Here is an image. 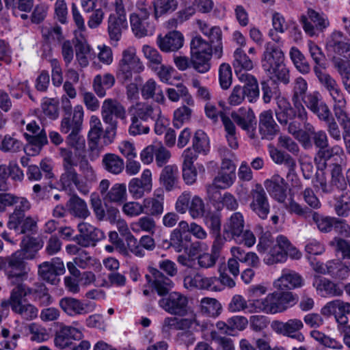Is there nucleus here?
Returning a JSON list of instances; mask_svg holds the SVG:
<instances>
[{
	"instance_id": "1",
	"label": "nucleus",
	"mask_w": 350,
	"mask_h": 350,
	"mask_svg": "<svg viewBox=\"0 0 350 350\" xmlns=\"http://www.w3.org/2000/svg\"><path fill=\"white\" fill-rule=\"evenodd\" d=\"M284 59V54L279 47L271 42L266 44L261 60L262 68L269 80L286 85L291 81V76Z\"/></svg>"
},
{
	"instance_id": "2",
	"label": "nucleus",
	"mask_w": 350,
	"mask_h": 350,
	"mask_svg": "<svg viewBox=\"0 0 350 350\" xmlns=\"http://www.w3.org/2000/svg\"><path fill=\"white\" fill-rule=\"evenodd\" d=\"M59 151L63 159V172L59 178V185L62 189L71 191L76 187L81 193L87 194L89 188L83 180H80L79 175L75 170L77 162L73 157V152L68 148H60Z\"/></svg>"
},
{
	"instance_id": "3",
	"label": "nucleus",
	"mask_w": 350,
	"mask_h": 350,
	"mask_svg": "<svg viewBox=\"0 0 350 350\" xmlns=\"http://www.w3.org/2000/svg\"><path fill=\"white\" fill-rule=\"evenodd\" d=\"M245 219L240 212L233 213L224 224L223 233L236 243L250 247L256 243V237L250 230H244Z\"/></svg>"
},
{
	"instance_id": "4",
	"label": "nucleus",
	"mask_w": 350,
	"mask_h": 350,
	"mask_svg": "<svg viewBox=\"0 0 350 350\" xmlns=\"http://www.w3.org/2000/svg\"><path fill=\"white\" fill-rule=\"evenodd\" d=\"M190 47L193 68L200 73L208 72L211 68L209 61L213 53V44L200 36H196L191 40Z\"/></svg>"
},
{
	"instance_id": "5",
	"label": "nucleus",
	"mask_w": 350,
	"mask_h": 350,
	"mask_svg": "<svg viewBox=\"0 0 350 350\" xmlns=\"http://www.w3.org/2000/svg\"><path fill=\"white\" fill-rule=\"evenodd\" d=\"M310 142V146L308 150L312 148L314 146L317 152L314 157L316 162H323L325 164L336 157L344 156V150L342 147L338 145L329 146V139L327 133L323 130H319L310 137H308Z\"/></svg>"
},
{
	"instance_id": "6",
	"label": "nucleus",
	"mask_w": 350,
	"mask_h": 350,
	"mask_svg": "<svg viewBox=\"0 0 350 350\" xmlns=\"http://www.w3.org/2000/svg\"><path fill=\"white\" fill-rule=\"evenodd\" d=\"M144 66L136 55V50L129 47L122 51L116 72L117 79L122 83L131 81L133 75L143 72Z\"/></svg>"
},
{
	"instance_id": "7",
	"label": "nucleus",
	"mask_w": 350,
	"mask_h": 350,
	"mask_svg": "<svg viewBox=\"0 0 350 350\" xmlns=\"http://www.w3.org/2000/svg\"><path fill=\"white\" fill-rule=\"evenodd\" d=\"M314 72L320 84L329 92L334 104L335 117L346 113V100L336 81L325 70L314 68Z\"/></svg>"
},
{
	"instance_id": "8",
	"label": "nucleus",
	"mask_w": 350,
	"mask_h": 350,
	"mask_svg": "<svg viewBox=\"0 0 350 350\" xmlns=\"http://www.w3.org/2000/svg\"><path fill=\"white\" fill-rule=\"evenodd\" d=\"M19 253L16 252L3 260L5 274L12 284L26 280L30 268Z\"/></svg>"
},
{
	"instance_id": "9",
	"label": "nucleus",
	"mask_w": 350,
	"mask_h": 350,
	"mask_svg": "<svg viewBox=\"0 0 350 350\" xmlns=\"http://www.w3.org/2000/svg\"><path fill=\"white\" fill-rule=\"evenodd\" d=\"M175 209L180 214L188 211L193 219L203 217L206 212L203 200L198 196H191L189 191H184L178 196L175 204Z\"/></svg>"
},
{
	"instance_id": "10",
	"label": "nucleus",
	"mask_w": 350,
	"mask_h": 350,
	"mask_svg": "<svg viewBox=\"0 0 350 350\" xmlns=\"http://www.w3.org/2000/svg\"><path fill=\"white\" fill-rule=\"evenodd\" d=\"M244 83L243 86L235 85L228 98V103L231 106H237L243 103L247 98L250 103H255L259 98V88L256 78L250 80H239Z\"/></svg>"
},
{
	"instance_id": "11",
	"label": "nucleus",
	"mask_w": 350,
	"mask_h": 350,
	"mask_svg": "<svg viewBox=\"0 0 350 350\" xmlns=\"http://www.w3.org/2000/svg\"><path fill=\"white\" fill-rule=\"evenodd\" d=\"M80 335L81 332L77 329L72 326L62 325L55 333V345L62 349L69 348L71 350H89L91 344L88 340H82L77 345L73 343L72 340H75Z\"/></svg>"
},
{
	"instance_id": "12",
	"label": "nucleus",
	"mask_w": 350,
	"mask_h": 350,
	"mask_svg": "<svg viewBox=\"0 0 350 350\" xmlns=\"http://www.w3.org/2000/svg\"><path fill=\"white\" fill-rule=\"evenodd\" d=\"M300 23L305 33L310 37L318 36L329 25L325 14L309 8L306 15L300 17Z\"/></svg>"
},
{
	"instance_id": "13",
	"label": "nucleus",
	"mask_w": 350,
	"mask_h": 350,
	"mask_svg": "<svg viewBox=\"0 0 350 350\" xmlns=\"http://www.w3.org/2000/svg\"><path fill=\"white\" fill-rule=\"evenodd\" d=\"M159 306L172 315L183 317L187 314L188 299L183 294L173 291L161 298Z\"/></svg>"
},
{
	"instance_id": "14",
	"label": "nucleus",
	"mask_w": 350,
	"mask_h": 350,
	"mask_svg": "<svg viewBox=\"0 0 350 350\" xmlns=\"http://www.w3.org/2000/svg\"><path fill=\"white\" fill-rule=\"evenodd\" d=\"M249 197L251 199L250 208L260 219H265L270 212L268 196L260 184H256L251 189Z\"/></svg>"
},
{
	"instance_id": "15",
	"label": "nucleus",
	"mask_w": 350,
	"mask_h": 350,
	"mask_svg": "<svg viewBox=\"0 0 350 350\" xmlns=\"http://www.w3.org/2000/svg\"><path fill=\"white\" fill-rule=\"evenodd\" d=\"M65 271L64 264L59 258H53L51 261L43 262L38 267V276L51 284H57L59 282L57 276L63 275Z\"/></svg>"
},
{
	"instance_id": "16",
	"label": "nucleus",
	"mask_w": 350,
	"mask_h": 350,
	"mask_svg": "<svg viewBox=\"0 0 350 350\" xmlns=\"http://www.w3.org/2000/svg\"><path fill=\"white\" fill-rule=\"evenodd\" d=\"M79 234L76 237V243L83 247H94L96 243L105 238V233L94 226L81 222L77 226Z\"/></svg>"
},
{
	"instance_id": "17",
	"label": "nucleus",
	"mask_w": 350,
	"mask_h": 350,
	"mask_svg": "<svg viewBox=\"0 0 350 350\" xmlns=\"http://www.w3.org/2000/svg\"><path fill=\"white\" fill-rule=\"evenodd\" d=\"M329 52L343 58H350L349 39L341 31H334L327 39L326 44Z\"/></svg>"
},
{
	"instance_id": "18",
	"label": "nucleus",
	"mask_w": 350,
	"mask_h": 350,
	"mask_svg": "<svg viewBox=\"0 0 350 350\" xmlns=\"http://www.w3.org/2000/svg\"><path fill=\"white\" fill-rule=\"evenodd\" d=\"M321 314L325 316L334 315L340 325L348 323L347 314H350V303L341 299H335L327 303L321 309Z\"/></svg>"
},
{
	"instance_id": "19",
	"label": "nucleus",
	"mask_w": 350,
	"mask_h": 350,
	"mask_svg": "<svg viewBox=\"0 0 350 350\" xmlns=\"http://www.w3.org/2000/svg\"><path fill=\"white\" fill-rule=\"evenodd\" d=\"M196 24L200 31L208 38L211 44H213V55L219 59L223 54L222 32L219 27H211L209 24L202 20H197Z\"/></svg>"
},
{
	"instance_id": "20",
	"label": "nucleus",
	"mask_w": 350,
	"mask_h": 350,
	"mask_svg": "<svg viewBox=\"0 0 350 350\" xmlns=\"http://www.w3.org/2000/svg\"><path fill=\"white\" fill-rule=\"evenodd\" d=\"M251 306L255 312L263 311L267 313L275 314L284 311L280 298V291L269 293L265 299H253Z\"/></svg>"
},
{
	"instance_id": "21",
	"label": "nucleus",
	"mask_w": 350,
	"mask_h": 350,
	"mask_svg": "<svg viewBox=\"0 0 350 350\" xmlns=\"http://www.w3.org/2000/svg\"><path fill=\"white\" fill-rule=\"evenodd\" d=\"M233 57L232 66L239 80H250V78H255L247 72L254 68L253 62L241 48H237L234 51Z\"/></svg>"
},
{
	"instance_id": "22",
	"label": "nucleus",
	"mask_w": 350,
	"mask_h": 350,
	"mask_svg": "<svg viewBox=\"0 0 350 350\" xmlns=\"http://www.w3.org/2000/svg\"><path fill=\"white\" fill-rule=\"evenodd\" d=\"M101 116L105 123L118 122L115 118L124 119L126 109L118 100L107 98L102 104Z\"/></svg>"
},
{
	"instance_id": "23",
	"label": "nucleus",
	"mask_w": 350,
	"mask_h": 350,
	"mask_svg": "<svg viewBox=\"0 0 350 350\" xmlns=\"http://www.w3.org/2000/svg\"><path fill=\"white\" fill-rule=\"evenodd\" d=\"M264 186L269 195L279 203L285 202L287 198L288 184L278 174H274L264 182Z\"/></svg>"
},
{
	"instance_id": "24",
	"label": "nucleus",
	"mask_w": 350,
	"mask_h": 350,
	"mask_svg": "<svg viewBox=\"0 0 350 350\" xmlns=\"http://www.w3.org/2000/svg\"><path fill=\"white\" fill-rule=\"evenodd\" d=\"M59 306L68 316L85 314L94 310L92 304H85L80 299L71 297H65L59 300Z\"/></svg>"
},
{
	"instance_id": "25",
	"label": "nucleus",
	"mask_w": 350,
	"mask_h": 350,
	"mask_svg": "<svg viewBox=\"0 0 350 350\" xmlns=\"http://www.w3.org/2000/svg\"><path fill=\"white\" fill-rule=\"evenodd\" d=\"M288 244V239L283 235H279L276 239V243L266 253L264 262L268 265L285 262L286 256L284 247Z\"/></svg>"
},
{
	"instance_id": "26",
	"label": "nucleus",
	"mask_w": 350,
	"mask_h": 350,
	"mask_svg": "<svg viewBox=\"0 0 350 350\" xmlns=\"http://www.w3.org/2000/svg\"><path fill=\"white\" fill-rule=\"evenodd\" d=\"M279 131L280 128L273 118L272 111H262L259 116V132L262 138L273 139Z\"/></svg>"
},
{
	"instance_id": "27",
	"label": "nucleus",
	"mask_w": 350,
	"mask_h": 350,
	"mask_svg": "<svg viewBox=\"0 0 350 350\" xmlns=\"http://www.w3.org/2000/svg\"><path fill=\"white\" fill-rule=\"evenodd\" d=\"M43 245L44 242L39 237L25 235L21 240V249L16 252L25 260H33L36 258Z\"/></svg>"
},
{
	"instance_id": "28",
	"label": "nucleus",
	"mask_w": 350,
	"mask_h": 350,
	"mask_svg": "<svg viewBox=\"0 0 350 350\" xmlns=\"http://www.w3.org/2000/svg\"><path fill=\"white\" fill-rule=\"evenodd\" d=\"M83 118V109L81 105H77L72 116H64L60 125L63 133L69 132H81Z\"/></svg>"
},
{
	"instance_id": "29",
	"label": "nucleus",
	"mask_w": 350,
	"mask_h": 350,
	"mask_svg": "<svg viewBox=\"0 0 350 350\" xmlns=\"http://www.w3.org/2000/svg\"><path fill=\"white\" fill-rule=\"evenodd\" d=\"M304 284L302 277L297 272L284 269L280 277L274 282V286L280 290H291L301 287Z\"/></svg>"
},
{
	"instance_id": "30",
	"label": "nucleus",
	"mask_w": 350,
	"mask_h": 350,
	"mask_svg": "<svg viewBox=\"0 0 350 350\" xmlns=\"http://www.w3.org/2000/svg\"><path fill=\"white\" fill-rule=\"evenodd\" d=\"M312 285L321 296L340 297L343 294V289L338 284L325 278L314 276Z\"/></svg>"
},
{
	"instance_id": "31",
	"label": "nucleus",
	"mask_w": 350,
	"mask_h": 350,
	"mask_svg": "<svg viewBox=\"0 0 350 350\" xmlns=\"http://www.w3.org/2000/svg\"><path fill=\"white\" fill-rule=\"evenodd\" d=\"M129 116H133L137 118L147 122L149 119L154 120L157 116L161 114V110L159 107H153L146 103H138L135 106L130 107Z\"/></svg>"
},
{
	"instance_id": "32",
	"label": "nucleus",
	"mask_w": 350,
	"mask_h": 350,
	"mask_svg": "<svg viewBox=\"0 0 350 350\" xmlns=\"http://www.w3.org/2000/svg\"><path fill=\"white\" fill-rule=\"evenodd\" d=\"M184 38L183 34L177 31L168 33L164 37L161 36L157 38V44L163 52L175 51L183 45Z\"/></svg>"
},
{
	"instance_id": "33",
	"label": "nucleus",
	"mask_w": 350,
	"mask_h": 350,
	"mask_svg": "<svg viewBox=\"0 0 350 350\" xmlns=\"http://www.w3.org/2000/svg\"><path fill=\"white\" fill-rule=\"evenodd\" d=\"M149 272L152 277V286L157 294L160 296H167L174 286L172 280L156 268L150 267Z\"/></svg>"
},
{
	"instance_id": "34",
	"label": "nucleus",
	"mask_w": 350,
	"mask_h": 350,
	"mask_svg": "<svg viewBox=\"0 0 350 350\" xmlns=\"http://www.w3.org/2000/svg\"><path fill=\"white\" fill-rule=\"evenodd\" d=\"M141 94L145 100L153 99L160 105H165L163 90L153 79H149L142 85Z\"/></svg>"
},
{
	"instance_id": "35",
	"label": "nucleus",
	"mask_w": 350,
	"mask_h": 350,
	"mask_svg": "<svg viewBox=\"0 0 350 350\" xmlns=\"http://www.w3.org/2000/svg\"><path fill=\"white\" fill-rule=\"evenodd\" d=\"M159 182L167 191L176 189L179 182L178 167L175 165H165L160 174Z\"/></svg>"
},
{
	"instance_id": "36",
	"label": "nucleus",
	"mask_w": 350,
	"mask_h": 350,
	"mask_svg": "<svg viewBox=\"0 0 350 350\" xmlns=\"http://www.w3.org/2000/svg\"><path fill=\"white\" fill-rule=\"evenodd\" d=\"M303 326L302 321L297 319H289L285 323L274 321L271 323V327L275 332L293 338L295 337L293 334L302 329Z\"/></svg>"
},
{
	"instance_id": "37",
	"label": "nucleus",
	"mask_w": 350,
	"mask_h": 350,
	"mask_svg": "<svg viewBox=\"0 0 350 350\" xmlns=\"http://www.w3.org/2000/svg\"><path fill=\"white\" fill-rule=\"evenodd\" d=\"M128 27L126 18L116 17L111 14L108 18L107 31L111 40L118 42L121 39L122 31Z\"/></svg>"
},
{
	"instance_id": "38",
	"label": "nucleus",
	"mask_w": 350,
	"mask_h": 350,
	"mask_svg": "<svg viewBox=\"0 0 350 350\" xmlns=\"http://www.w3.org/2000/svg\"><path fill=\"white\" fill-rule=\"evenodd\" d=\"M277 106L278 108L275 112V117L281 125L286 126L289 120L295 118L294 109L285 98H278Z\"/></svg>"
},
{
	"instance_id": "39",
	"label": "nucleus",
	"mask_w": 350,
	"mask_h": 350,
	"mask_svg": "<svg viewBox=\"0 0 350 350\" xmlns=\"http://www.w3.org/2000/svg\"><path fill=\"white\" fill-rule=\"evenodd\" d=\"M231 116L237 124L247 133L250 137H254L256 120L252 111H248L244 116H240L236 112H232Z\"/></svg>"
},
{
	"instance_id": "40",
	"label": "nucleus",
	"mask_w": 350,
	"mask_h": 350,
	"mask_svg": "<svg viewBox=\"0 0 350 350\" xmlns=\"http://www.w3.org/2000/svg\"><path fill=\"white\" fill-rule=\"evenodd\" d=\"M14 206H15L14 212L10 215L7 224V226L11 228H15L23 216H25V213L31 208V204L27 198L18 196H16Z\"/></svg>"
},
{
	"instance_id": "41",
	"label": "nucleus",
	"mask_w": 350,
	"mask_h": 350,
	"mask_svg": "<svg viewBox=\"0 0 350 350\" xmlns=\"http://www.w3.org/2000/svg\"><path fill=\"white\" fill-rule=\"evenodd\" d=\"M16 286L12 290L10 299L7 304H9L14 311L23 304L24 298L29 294H32L33 289L29 288L23 282L14 284Z\"/></svg>"
},
{
	"instance_id": "42",
	"label": "nucleus",
	"mask_w": 350,
	"mask_h": 350,
	"mask_svg": "<svg viewBox=\"0 0 350 350\" xmlns=\"http://www.w3.org/2000/svg\"><path fill=\"white\" fill-rule=\"evenodd\" d=\"M126 187L125 184L116 183L103 197L105 206L108 203H112L116 205H120L126 200Z\"/></svg>"
},
{
	"instance_id": "43",
	"label": "nucleus",
	"mask_w": 350,
	"mask_h": 350,
	"mask_svg": "<svg viewBox=\"0 0 350 350\" xmlns=\"http://www.w3.org/2000/svg\"><path fill=\"white\" fill-rule=\"evenodd\" d=\"M115 84V78L110 73L97 75L94 77L92 86L94 92L100 98L106 95V90L110 89Z\"/></svg>"
},
{
	"instance_id": "44",
	"label": "nucleus",
	"mask_w": 350,
	"mask_h": 350,
	"mask_svg": "<svg viewBox=\"0 0 350 350\" xmlns=\"http://www.w3.org/2000/svg\"><path fill=\"white\" fill-rule=\"evenodd\" d=\"M26 129L33 134V135H29L27 133L24 134L31 144L40 147L48 143L47 136L44 130L41 129L35 121L29 123Z\"/></svg>"
},
{
	"instance_id": "45",
	"label": "nucleus",
	"mask_w": 350,
	"mask_h": 350,
	"mask_svg": "<svg viewBox=\"0 0 350 350\" xmlns=\"http://www.w3.org/2000/svg\"><path fill=\"white\" fill-rule=\"evenodd\" d=\"M330 174L334 195L345 191L347 188V178H345L342 174L341 165L338 163H333Z\"/></svg>"
},
{
	"instance_id": "46",
	"label": "nucleus",
	"mask_w": 350,
	"mask_h": 350,
	"mask_svg": "<svg viewBox=\"0 0 350 350\" xmlns=\"http://www.w3.org/2000/svg\"><path fill=\"white\" fill-rule=\"evenodd\" d=\"M191 241L190 234H181L178 230H173L170 234L169 245L176 252H181L188 250Z\"/></svg>"
},
{
	"instance_id": "47",
	"label": "nucleus",
	"mask_w": 350,
	"mask_h": 350,
	"mask_svg": "<svg viewBox=\"0 0 350 350\" xmlns=\"http://www.w3.org/2000/svg\"><path fill=\"white\" fill-rule=\"evenodd\" d=\"M102 164L106 171L113 174H119L124 167L123 159L112 153L105 154L103 157Z\"/></svg>"
},
{
	"instance_id": "48",
	"label": "nucleus",
	"mask_w": 350,
	"mask_h": 350,
	"mask_svg": "<svg viewBox=\"0 0 350 350\" xmlns=\"http://www.w3.org/2000/svg\"><path fill=\"white\" fill-rule=\"evenodd\" d=\"M273 29L269 31V36L276 43H280L281 38L278 33H283L287 29L284 17L279 12L272 14Z\"/></svg>"
},
{
	"instance_id": "49",
	"label": "nucleus",
	"mask_w": 350,
	"mask_h": 350,
	"mask_svg": "<svg viewBox=\"0 0 350 350\" xmlns=\"http://www.w3.org/2000/svg\"><path fill=\"white\" fill-rule=\"evenodd\" d=\"M42 38L48 42H60L64 39L62 27L57 23H48L41 27Z\"/></svg>"
},
{
	"instance_id": "50",
	"label": "nucleus",
	"mask_w": 350,
	"mask_h": 350,
	"mask_svg": "<svg viewBox=\"0 0 350 350\" xmlns=\"http://www.w3.org/2000/svg\"><path fill=\"white\" fill-rule=\"evenodd\" d=\"M278 83H279L275 81L271 80L261 82L262 100L265 103H269L273 98L276 99L277 103L278 98H284L281 96V92Z\"/></svg>"
},
{
	"instance_id": "51",
	"label": "nucleus",
	"mask_w": 350,
	"mask_h": 350,
	"mask_svg": "<svg viewBox=\"0 0 350 350\" xmlns=\"http://www.w3.org/2000/svg\"><path fill=\"white\" fill-rule=\"evenodd\" d=\"M287 131L292 135L301 145L304 150H307L310 146V139L306 132L300 129V123L297 121L288 122Z\"/></svg>"
},
{
	"instance_id": "52",
	"label": "nucleus",
	"mask_w": 350,
	"mask_h": 350,
	"mask_svg": "<svg viewBox=\"0 0 350 350\" xmlns=\"http://www.w3.org/2000/svg\"><path fill=\"white\" fill-rule=\"evenodd\" d=\"M177 0H154L153 1L154 14L156 18L171 14L178 8Z\"/></svg>"
},
{
	"instance_id": "53",
	"label": "nucleus",
	"mask_w": 350,
	"mask_h": 350,
	"mask_svg": "<svg viewBox=\"0 0 350 350\" xmlns=\"http://www.w3.org/2000/svg\"><path fill=\"white\" fill-rule=\"evenodd\" d=\"M291 59L297 70L302 74H308L310 71V66L304 54L297 48L292 47L289 52Z\"/></svg>"
},
{
	"instance_id": "54",
	"label": "nucleus",
	"mask_w": 350,
	"mask_h": 350,
	"mask_svg": "<svg viewBox=\"0 0 350 350\" xmlns=\"http://www.w3.org/2000/svg\"><path fill=\"white\" fill-rule=\"evenodd\" d=\"M164 196L146 198L143 201L144 210L146 208L151 216L161 215L163 212Z\"/></svg>"
},
{
	"instance_id": "55",
	"label": "nucleus",
	"mask_w": 350,
	"mask_h": 350,
	"mask_svg": "<svg viewBox=\"0 0 350 350\" xmlns=\"http://www.w3.org/2000/svg\"><path fill=\"white\" fill-rule=\"evenodd\" d=\"M147 20L139 18V15L137 13H132L130 15L131 27L135 36L142 38L148 34L149 27Z\"/></svg>"
},
{
	"instance_id": "56",
	"label": "nucleus",
	"mask_w": 350,
	"mask_h": 350,
	"mask_svg": "<svg viewBox=\"0 0 350 350\" xmlns=\"http://www.w3.org/2000/svg\"><path fill=\"white\" fill-rule=\"evenodd\" d=\"M221 310L220 303L215 298L204 297L200 301L201 312L209 317H217Z\"/></svg>"
},
{
	"instance_id": "57",
	"label": "nucleus",
	"mask_w": 350,
	"mask_h": 350,
	"mask_svg": "<svg viewBox=\"0 0 350 350\" xmlns=\"http://www.w3.org/2000/svg\"><path fill=\"white\" fill-rule=\"evenodd\" d=\"M314 188L325 195H334L331 180L327 179L324 172L317 173L312 180Z\"/></svg>"
},
{
	"instance_id": "58",
	"label": "nucleus",
	"mask_w": 350,
	"mask_h": 350,
	"mask_svg": "<svg viewBox=\"0 0 350 350\" xmlns=\"http://www.w3.org/2000/svg\"><path fill=\"white\" fill-rule=\"evenodd\" d=\"M71 213L79 218H86L90 215L86 202L77 196H73L70 200Z\"/></svg>"
},
{
	"instance_id": "59",
	"label": "nucleus",
	"mask_w": 350,
	"mask_h": 350,
	"mask_svg": "<svg viewBox=\"0 0 350 350\" xmlns=\"http://www.w3.org/2000/svg\"><path fill=\"white\" fill-rule=\"evenodd\" d=\"M327 275L334 279L343 280L349 276V268L338 261L329 260L328 261Z\"/></svg>"
},
{
	"instance_id": "60",
	"label": "nucleus",
	"mask_w": 350,
	"mask_h": 350,
	"mask_svg": "<svg viewBox=\"0 0 350 350\" xmlns=\"http://www.w3.org/2000/svg\"><path fill=\"white\" fill-rule=\"evenodd\" d=\"M80 133L70 132L66 139L67 145L74 149L76 155H80L85 150V139Z\"/></svg>"
},
{
	"instance_id": "61",
	"label": "nucleus",
	"mask_w": 350,
	"mask_h": 350,
	"mask_svg": "<svg viewBox=\"0 0 350 350\" xmlns=\"http://www.w3.org/2000/svg\"><path fill=\"white\" fill-rule=\"evenodd\" d=\"M192 144L193 149L198 153L206 154L209 152V139L202 130L196 131L193 138Z\"/></svg>"
},
{
	"instance_id": "62",
	"label": "nucleus",
	"mask_w": 350,
	"mask_h": 350,
	"mask_svg": "<svg viewBox=\"0 0 350 350\" xmlns=\"http://www.w3.org/2000/svg\"><path fill=\"white\" fill-rule=\"evenodd\" d=\"M134 232L140 230L153 234L156 230V222L150 216H143L132 224Z\"/></svg>"
},
{
	"instance_id": "63",
	"label": "nucleus",
	"mask_w": 350,
	"mask_h": 350,
	"mask_svg": "<svg viewBox=\"0 0 350 350\" xmlns=\"http://www.w3.org/2000/svg\"><path fill=\"white\" fill-rule=\"evenodd\" d=\"M308 46L310 56L317 64L314 68L325 70V57L321 48L312 41H309Z\"/></svg>"
},
{
	"instance_id": "64",
	"label": "nucleus",
	"mask_w": 350,
	"mask_h": 350,
	"mask_svg": "<svg viewBox=\"0 0 350 350\" xmlns=\"http://www.w3.org/2000/svg\"><path fill=\"white\" fill-rule=\"evenodd\" d=\"M334 209L338 216L347 217L350 211V193H343L336 198Z\"/></svg>"
}]
</instances>
